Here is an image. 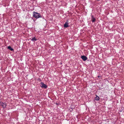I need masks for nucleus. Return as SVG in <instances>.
<instances>
[{"instance_id": "nucleus-6", "label": "nucleus", "mask_w": 124, "mask_h": 124, "mask_svg": "<svg viewBox=\"0 0 124 124\" xmlns=\"http://www.w3.org/2000/svg\"><path fill=\"white\" fill-rule=\"evenodd\" d=\"M92 22H94L95 20V19L94 18L93 16H92Z\"/></svg>"}, {"instance_id": "nucleus-7", "label": "nucleus", "mask_w": 124, "mask_h": 124, "mask_svg": "<svg viewBox=\"0 0 124 124\" xmlns=\"http://www.w3.org/2000/svg\"><path fill=\"white\" fill-rule=\"evenodd\" d=\"M100 99V98L99 97L96 95V97L95 98V100L97 101H98Z\"/></svg>"}, {"instance_id": "nucleus-9", "label": "nucleus", "mask_w": 124, "mask_h": 124, "mask_svg": "<svg viewBox=\"0 0 124 124\" xmlns=\"http://www.w3.org/2000/svg\"><path fill=\"white\" fill-rule=\"evenodd\" d=\"M31 40L33 41H36L37 40V39L36 38H35V37H34L32 38Z\"/></svg>"}, {"instance_id": "nucleus-8", "label": "nucleus", "mask_w": 124, "mask_h": 124, "mask_svg": "<svg viewBox=\"0 0 124 124\" xmlns=\"http://www.w3.org/2000/svg\"><path fill=\"white\" fill-rule=\"evenodd\" d=\"M8 49H9L11 51H12L13 50V48H12L10 46H8Z\"/></svg>"}, {"instance_id": "nucleus-1", "label": "nucleus", "mask_w": 124, "mask_h": 124, "mask_svg": "<svg viewBox=\"0 0 124 124\" xmlns=\"http://www.w3.org/2000/svg\"><path fill=\"white\" fill-rule=\"evenodd\" d=\"M33 17L36 18H38L41 17V16L38 13L35 12H33Z\"/></svg>"}, {"instance_id": "nucleus-10", "label": "nucleus", "mask_w": 124, "mask_h": 124, "mask_svg": "<svg viewBox=\"0 0 124 124\" xmlns=\"http://www.w3.org/2000/svg\"><path fill=\"white\" fill-rule=\"evenodd\" d=\"M100 77V76H98V78H99V77Z\"/></svg>"}, {"instance_id": "nucleus-5", "label": "nucleus", "mask_w": 124, "mask_h": 124, "mask_svg": "<svg viewBox=\"0 0 124 124\" xmlns=\"http://www.w3.org/2000/svg\"><path fill=\"white\" fill-rule=\"evenodd\" d=\"M68 22L67 21V22H66L64 24V27L65 28H67L69 27L68 25Z\"/></svg>"}, {"instance_id": "nucleus-3", "label": "nucleus", "mask_w": 124, "mask_h": 124, "mask_svg": "<svg viewBox=\"0 0 124 124\" xmlns=\"http://www.w3.org/2000/svg\"><path fill=\"white\" fill-rule=\"evenodd\" d=\"M41 86L42 87L44 88H47V86L45 84H44L43 83L41 82Z\"/></svg>"}, {"instance_id": "nucleus-2", "label": "nucleus", "mask_w": 124, "mask_h": 124, "mask_svg": "<svg viewBox=\"0 0 124 124\" xmlns=\"http://www.w3.org/2000/svg\"><path fill=\"white\" fill-rule=\"evenodd\" d=\"M0 105H1L3 108H5L6 106V104L5 103H3L2 102H0Z\"/></svg>"}, {"instance_id": "nucleus-4", "label": "nucleus", "mask_w": 124, "mask_h": 124, "mask_svg": "<svg viewBox=\"0 0 124 124\" xmlns=\"http://www.w3.org/2000/svg\"><path fill=\"white\" fill-rule=\"evenodd\" d=\"M82 59L84 61L86 60L87 59V57L85 56H82L81 57Z\"/></svg>"}]
</instances>
